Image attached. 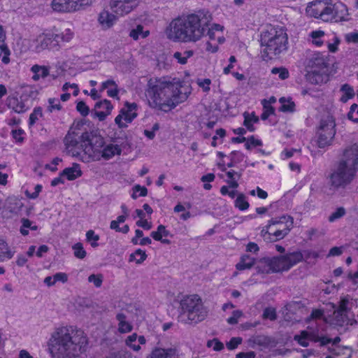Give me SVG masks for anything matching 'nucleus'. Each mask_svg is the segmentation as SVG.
<instances>
[{
    "label": "nucleus",
    "mask_w": 358,
    "mask_h": 358,
    "mask_svg": "<svg viewBox=\"0 0 358 358\" xmlns=\"http://www.w3.org/2000/svg\"><path fill=\"white\" fill-rule=\"evenodd\" d=\"M88 343L87 335L83 329L62 326L51 333L47 345L51 358H84Z\"/></svg>",
    "instance_id": "f257e3e1"
},
{
    "label": "nucleus",
    "mask_w": 358,
    "mask_h": 358,
    "mask_svg": "<svg viewBox=\"0 0 358 358\" xmlns=\"http://www.w3.org/2000/svg\"><path fill=\"white\" fill-rule=\"evenodd\" d=\"M190 93L189 85L167 77L150 78L145 90L150 105L165 112L186 101Z\"/></svg>",
    "instance_id": "f03ea898"
},
{
    "label": "nucleus",
    "mask_w": 358,
    "mask_h": 358,
    "mask_svg": "<svg viewBox=\"0 0 358 358\" xmlns=\"http://www.w3.org/2000/svg\"><path fill=\"white\" fill-rule=\"evenodd\" d=\"M211 20L209 13L204 11L175 19L167 30L168 38L174 41L196 42L205 35Z\"/></svg>",
    "instance_id": "7ed1b4c3"
},
{
    "label": "nucleus",
    "mask_w": 358,
    "mask_h": 358,
    "mask_svg": "<svg viewBox=\"0 0 358 358\" xmlns=\"http://www.w3.org/2000/svg\"><path fill=\"white\" fill-rule=\"evenodd\" d=\"M358 173V144L343 150L341 157L326 176L327 184L334 191L345 189L356 178Z\"/></svg>",
    "instance_id": "20e7f679"
},
{
    "label": "nucleus",
    "mask_w": 358,
    "mask_h": 358,
    "mask_svg": "<svg viewBox=\"0 0 358 358\" xmlns=\"http://www.w3.org/2000/svg\"><path fill=\"white\" fill-rule=\"evenodd\" d=\"M90 124L85 119L74 122L64 137L65 149L69 155L89 162L87 145H90Z\"/></svg>",
    "instance_id": "39448f33"
},
{
    "label": "nucleus",
    "mask_w": 358,
    "mask_h": 358,
    "mask_svg": "<svg viewBox=\"0 0 358 358\" xmlns=\"http://www.w3.org/2000/svg\"><path fill=\"white\" fill-rule=\"evenodd\" d=\"M261 56L268 61L287 52L288 36L282 27H271L261 34Z\"/></svg>",
    "instance_id": "423d86ee"
},
{
    "label": "nucleus",
    "mask_w": 358,
    "mask_h": 358,
    "mask_svg": "<svg viewBox=\"0 0 358 358\" xmlns=\"http://www.w3.org/2000/svg\"><path fill=\"white\" fill-rule=\"evenodd\" d=\"M303 256L300 251L289 252L273 257H264L257 261L256 269L259 273H272L287 271L301 262Z\"/></svg>",
    "instance_id": "0eeeda50"
},
{
    "label": "nucleus",
    "mask_w": 358,
    "mask_h": 358,
    "mask_svg": "<svg viewBox=\"0 0 358 358\" xmlns=\"http://www.w3.org/2000/svg\"><path fill=\"white\" fill-rule=\"evenodd\" d=\"M178 320L184 324H197L208 315L201 299L197 294L189 295L181 299Z\"/></svg>",
    "instance_id": "6e6552de"
},
{
    "label": "nucleus",
    "mask_w": 358,
    "mask_h": 358,
    "mask_svg": "<svg viewBox=\"0 0 358 358\" xmlns=\"http://www.w3.org/2000/svg\"><path fill=\"white\" fill-rule=\"evenodd\" d=\"M335 119L330 113L323 115L320 120L317 129V145L320 148H324L331 145L336 134Z\"/></svg>",
    "instance_id": "1a4fd4ad"
},
{
    "label": "nucleus",
    "mask_w": 358,
    "mask_h": 358,
    "mask_svg": "<svg viewBox=\"0 0 358 358\" xmlns=\"http://www.w3.org/2000/svg\"><path fill=\"white\" fill-rule=\"evenodd\" d=\"M294 340L303 347H308L309 341L319 343L320 346H324L328 343H332L333 345H337L341 341L339 336L331 339L327 337L322 330L311 328L308 330L301 331L299 334L294 337Z\"/></svg>",
    "instance_id": "9d476101"
},
{
    "label": "nucleus",
    "mask_w": 358,
    "mask_h": 358,
    "mask_svg": "<svg viewBox=\"0 0 358 358\" xmlns=\"http://www.w3.org/2000/svg\"><path fill=\"white\" fill-rule=\"evenodd\" d=\"M137 108L136 103L125 102L119 115L115 118V122L120 129L127 127V123H131L137 117Z\"/></svg>",
    "instance_id": "9b49d317"
},
{
    "label": "nucleus",
    "mask_w": 358,
    "mask_h": 358,
    "mask_svg": "<svg viewBox=\"0 0 358 358\" xmlns=\"http://www.w3.org/2000/svg\"><path fill=\"white\" fill-rule=\"evenodd\" d=\"M87 2V0H52L51 7L56 12L69 13L80 10Z\"/></svg>",
    "instance_id": "f8f14e48"
},
{
    "label": "nucleus",
    "mask_w": 358,
    "mask_h": 358,
    "mask_svg": "<svg viewBox=\"0 0 358 358\" xmlns=\"http://www.w3.org/2000/svg\"><path fill=\"white\" fill-rule=\"evenodd\" d=\"M141 0H110L112 11L118 16H124L136 9Z\"/></svg>",
    "instance_id": "ddd939ff"
},
{
    "label": "nucleus",
    "mask_w": 358,
    "mask_h": 358,
    "mask_svg": "<svg viewBox=\"0 0 358 358\" xmlns=\"http://www.w3.org/2000/svg\"><path fill=\"white\" fill-rule=\"evenodd\" d=\"M23 206L24 204L21 199L15 196H10L5 201L0 213L3 218H12L20 213Z\"/></svg>",
    "instance_id": "4468645a"
},
{
    "label": "nucleus",
    "mask_w": 358,
    "mask_h": 358,
    "mask_svg": "<svg viewBox=\"0 0 358 358\" xmlns=\"http://www.w3.org/2000/svg\"><path fill=\"white\" fill-rule=\"evenodd\" d=\"M36 50L38 52L48 49L50 50H59L60 45L57 44L55 40V32L49 31L43 33L36 38Z\"/></svg>",
    "instance_id": "2eb2a0df"
},
{
    "label": "nucleus",
    "mask_w": 358,
    "mask_h": 358,
    "mask_svg": "<svg viewBox=\"0 0 358 358\" xmlns=\"http://www.w3.org/2000/svg\"><path fill=\"white\" fill-rule=\"evenodd\" d=\"M327 58L320 52H315L307 59V70L328 71Z\"/></svg>",
    "instance_id": "dca6fc26"
},
{
    "label": "nucleus",
    "mask_w": 358,
    "mask_h": 358,
    "mask_svg": "<svg viewBox=\"0 0 358 358\" xmlns=\"http://www.w3.org/2000/svg\"><path fill=\"white\" fill-rule=\"evenodd\" d=\"M113 108L110 101L104 99L96 103L91 113L94 118H97L99 121H103L111 113Z\"/></svg>",
    "instance_id": "f3484780"
},
{
    "label": "nucleus",
    "mask_w": 358,
    "mask_h": 358,
    "mask_svg": "<svg viewBox=\"0 0 358 358\" xmlns=\"http://www.w3.org/2000/svg\"><path fill=\"white\" fill-rule=\"evenodd\" d=\"M249 345L254 349L263 350L275 346V342L272 338L264 335H255L248 340Z\"/></svg>",
    "instance_id": "a211bd4d"
},
{
    "label": "nucleus",
    "mask_w": 358,
    "mask_h": 358,
    "mask_svg": "<svg viewBox=\"0 0 358 358\" xmlns=\"http://www.w3.org/2000/svg\"><path fill=\"white\" fill-rule=\"evenodd\" d=\"M347 301H342L338 308L334 313V319L340 326L350 323L349 310L347 308Z\"/></svg>",
    "instance_id": "6ab92c4d"
},
{
    "label": "nucleus",
    "mask_w": 358,
    "mask_h": 358,
    "mask_svg": "<svg viewBox=\"0 0 358 358\" xmlns=\"http://www.w3.org/2000/svg\"><path fill=\"white\" fill-rule=\"evenodd\" d=\"M7 106L9 108L12 109L17 113H24L27 109L26 101L22 99V97L8 96L7 99Z\"/></svg>",
    "instance_id": "aec40b11"
},
{
    "label": "nucleus",
    "mask_w": 358,
    "mask_h": 358,
    "mask_svg": "<svg viewBox=\"0 0 358 358\" xmlns=\"http://www.w3.org/2000/svg\"><path fill=\"white\" fill-rule=\"evenodd\" d=\"M306 78L311 84H322L327 80V71L307 70Z\"/></svg>",
    "instance_id": "412c9836"
},
{
    "label": "nucleus",
    "mask_w": 358,
    "mask_h": 358,
    "mask_svg": "<svg viewBox=\"0 0 358 358\" xmlns=\"http://www.w3.org/2000/svg\"><path fill=\"white\" fill-rule=\"evenodd\" d=\"M283 219H288L289 220L288 223H287V225L280 227L278 229H276L272 235L275 236V238L271 240L272 241H276L278 240L282 239L284 237H285L292 228L293 227L294 224V219L291 216H285Z\"/></svg>",
    "instance_id": "4be33fe9"
},
{
    "label": "nucleus",
    "mask_w": 358,
    "mask_h": 358,
    "mask_svg": "<svg viewBox=\"0 0 358 358\" xmlns=\"http://www.w3.org/2000/svg\"><path fill=\"white\" fill-rule=\"evenodd\" d=\"M334 21H346L348 20V9L346 5L342 2L334 3Z\"/></svg>",
    "instance_id": "5701e85b"
},
{
    "label": "nucleus",
    "mask_w": 358,
    "mask_h": 358,
    "mask_svg": "<svg viewBox=\"0 0 358 358\" xmlns=\"http://www.w3.org/2000/svg\"><path fill=\"white\" fill-rule=\"evenodd\" d=\"M323 6H324V0L313 1L308 4L306 11L310 16L321 20Z\"/></svg>",
    "instance_id": "b1692460"
},
{
    "label": "nucleus",
    "mask_w": 358,
    "mask_h": 358,
    "mask_svg": "<svg viewBox=\"0 0 358 358\" xmlns=\"http://www.w3.org/2000/svg\"><path fill=\"white\" fill-rule=\"evenodd\" d=\"M6 33L2 27L0 26V57L3 55L1 61L3 64H8L10 62V52L5 43Z\"/></svg>",
    "instance_id": "393cba45"
},
{
    "label": "nucleus",
    "mask_w": 358,
    "mask_h": 358,
    "mask_svg": "<svg viewBox=\"0 0 358 358\" xmlns=\"http://www.w3.org/2000/svg\"><path fill=\"white\" fill-rule=\"evenodd\" d=\"M51 66H41L38 64L33 65L31 71L33 73L32 79L38 81L40 78H45L50 75Z\"/></svg>",
    "instance_id": "a878e982"
},
{
    "label": "nucleus",
    "mask_w": 358,
    "mask_h": 358,
    "mask_svg": "<svg viewBox=\"0 0 358 358\" xmlns=\"http://www.w3.org/2000/svg\"><path fill=\"white\" fill-rule=\"evenodd\" d=\"M151 358H178V355L174 348H156L152 352Z\"/></svg>",
    "instance_id": "bb28decb"
},
{
    "label": "nucleus",
    "mask_w": 358,
    "mask_h": 358,
    "mask_svg": "<svg viewBox=\"0 0 358 358\" xmlns=\"http://www.w3.org/2000/svg\"><path fill=\"white\" fill-rule=\"evenodd\" d=\"M117 20V17L107 10L102 11L99 16V23L106 28L111 27Z\"/></svg>",
    "instance_id": "cd10ccee"
},
{
    "label": "nucleus",
    "mask_w": 358,
    "mask_h": 358,
    "mask_svg": "<svg viewBox=\"0 0 358 358\" xmlns=\"http://www.w3.org/2000/svg\"><path fill=\"white\" fill-rule=\"evenodd\" d=\"M81 170L78 164H73L71 167L64 169L60 176H65L69 180H73L81 176Z\"/></svg>",
    "instance_id": "c85d7f7f"
},
{
    "label": "nucleus",
    "mask_w": 358,
    "mask_h": 358,
    "mask_svg": "<svg viewBox=\"0 0 358 358\" xmlns=\"http://www.w3.org/2000/svg\"><path fill=\"white\" fill-rule=\"evenodd\" d=\"M257 262L255 259L249 255H243L241 256L240 262L236 265V269L243 271L251 268L255 264L257 265Z\"/></svg>",
    "instance_id": "c756f323"
},
{
    "label": "nucleus",
    "mask_w": 358,
    "mask_h": 358,
    "mask_svg": "<svg viewBox=\"0 0 358 358\" xmlns=\"http://www.w3.org/2000/svg\"><path fill=\"white\" fill-rule=\"evenodd\" d=\"M321 20L324 22L334 21V3L324 0Z\"/></svg>",
    "instance_id": "7c9ffc66"
},
{
    "label": "nucleus",
    "mask_w": 358,
    "mask_h": 358,
    "mask_svg": "<svg viewBox=\"0 0 358 358\" xmlns=\"http://www.w3.org/2000/svg\"><path fill=\"white\" fill-rule=\"evenodd\" d=\"M15 254L8 245V243L3 239L0 238V262L10 259Z\"/></svg>",
    "instance_id": "2f4dec72"
},
{
    "label": "nucleus",
    "mask_w": 358,
    "mask_h": 358,
    "mask_svg": "<svg viewBox=\"0 0 358 358\" xmlns=\"http://www.w3.org/2000/svg\"><path fill=\"white\" fill-rule=\"evenodd\" d=\"M122 150L118 145L109 144L102 151V157L106 159L112 158L115 155H120Z\"/></svg>",
    "instance_id": "473e14b6"
},
{
    "label": "nucleus",
    "mask_w": 358,
    "mask_h": 358,
    "mask_svg": "<svg viewBox=\"0 0 358 358\" xmlns=\"http://www.w3.org/2000/svg\"><path fill=\"white\" fill-rule=\"evenodd\" d=\"M108 89L107 90V94L110 97H117L118 94V89L117 85H116L115 82L113 80H108L103 83H102L101 85V91Z\"/></svg>",
    "instance_id": "72a5a7b5"
},
{
    "label": "nucleus",
    "mask_w": 358,
    "mask_h": 358,
    "mask_svg": "<svg viewBox=\"0 0 358 358\" xmlns=\"http://www.w3.org/2000/svg\"><path fill=\"white\" fill-rule=\"evenodd\" d=\"M104 144V139L100 134L99 130L91 131V148L98 150L102 148Z\"/></svg>",
    "instance_id": "f704fd0d"
},
{
    "label": "nucleus",
    "mask_w": 358,
    "mask_h": 358,
    "mask_svg": "<svg viewBox=\"0 0 358 358\" xmlns=\"http://www.w3.org/2000/svg\"><path fill=\"white\" fill-rule=\"evenodd\" d=\"M126 315L124 313H118L116 319L119 322L118 330L120 333H128L132 330V326L126 321Z\"/></svg>",
    "instance_id": "c9c22d12"
},
{
    "label": "nucleus",
    "mask_w": 358,
    "mask_h": 358,
    "mask_svg": "<svg viewBox=\"0 0 358 358\" xmlns=\"http://www.w3.org/2000/svg\"><path fill=\"white\" fill-rule=\"evenodd\" d=\"M340 91L343 93V95L340 99V101L343 103L347 102L349 99H352L355 95L353 87L347 83L343 84L341 87Z\"/></svg>",
    "instance_id": "e433bc0d"
},
{
    "label": "nucleus",
    "mask_w": 358,
    "mask_h": 358,
    "mask_svg": "<svg viewBox=\"0 0 358 358\" xmlns=\"http://www.w3.org/2000/svg\"><path fill=\"white\" fill-rule=\"evenodd\" d=\"M73 32L70 29H66L62 32L55 33V40L57 44L61 46V43H68L73 37Z\"/></svg>",
    "instance_id": "4c0bfd02"
},
{
    "label": "nucleus",
    "mask_w": 358,
    "mask_h": 358,
    "mask_svg": "<svg viewBox=\"0 0 358 358\" xmlns=\"http://www.w3.org/2000/svg\"><path fill=\"white\" fill-rule=\"evenodd\" d=\"M244 122L243 125L250 131H254L255 127L254 123H257L259 121V117L255 115L254 113L250 114L249 113L245 112L243 114Z\"/></svg>",
    "instance_id": "58836bf2"
},
{
    "label": "nucleus",
    "mask_w": 358,
    "mask_h": 358,
    "mask_svg": "<svg viewBox=\"0 0 358 358\" xmlns=\"http://www.w3.org/2000/svg\"><path fill=\"white\" fill-rule=\"evenodd\" d=\"M150 34L149 31H143V26L141 24H138L136 28L132 29L129 32V36L132 38L134 40L136 41L139 38L140 36L141 38H145L148 36Z\"/></svg>",
    "instance_id": "ea45409f"
},
{
    "label": "nucleus",
    "mask_w": 358,
    "mask_h": 358,
    "mask_svg": "<svg viewBox=\"0 0 358 358\" xmlns=\"http://www.w3.org/2000/svg\"><path fill=\"white\" fill-rule=\"evenodd\" d=\"M281 104L280 110L282 112H294L295 103L292 101L291 98L281 97L279 99Z\"/></svg>",
    "instance_id": "a19ab883"
},
{
    "label": "nucleus",
    "mask_w": 358,
    "mask_h": 358,
    "mask_svg": "<svg viewBox=\"0 0 358 358\" xmlns=\"http://www.w3.org/2000/svg\"><path fill=\"white\" fill-rule=\"evenodd\" d=\"M234 206L240 210H245L249 208L250 204L247 201L246 196L243 193H238L234 201Z\"/></svg>",
    "instance_id": "79ce46f5"
},
{
    "label": "nucleus",
    "mask_w": 358,
    "mask_h": 358,
    "mask_svg": "<svg viewBox=\"0 0 358 358\" xmlns=\"http://www.w3.org/2000/svg\"><path fill=\"white\" fill-rule=\"evenodd\" d=\"M194 55L193 50H185L183 52H176L173 54V57L180 64H185L187 62V59L192 57Z\"/></svg>",
    "instance_id": "37998d69"
},
{
    "label": "nucleus",
    "mask_w": 358,
    "mask_h": 358,
    "mask_svg": "<svg viewBox=\"0 0 358 358\" xmlns=\"http://www.w3.org/2000/svg\"><path fill=\"white\" fill-rule=\"evenodd\" d=\"M147 258L145 251L141 249H137L134 253L129 255V262H136V264H140L143 263Z\"/></svg>",
    "instance_id": "c03bdc74"
},
{
    "label": "nucleus",
    "mask_w": 358,
    "mask_h": 358,
    "mask_svg": "<svg viewBox=\"0 0 358 358\" xmlns=\"http://www.w3.org/2000/svg\"><path fill=\"white\" fill-rule=\"evenodd\" d=\"M169 235V231L166 230L165 226L162 224H160L157 227V230L156 231H152L150 234V236L154 240H162L163 236L167 237Z\"/></svg>",
    "instance_id": "a18cd8bd"
},
{
    "label": "nucleus",
    "mask_w": 358,
    "mask_h": 358,
    "mask_svg": "<svg viewBox=\"0 0 358 358\" xmlns=\"http://www.w3.org/2000/svg\"><path fill=\"white\" fill-rule=\"evenodd\" d=\"M346 214V210L344 207H338L336 210L333 212L329 217H328V220L330 222H334L336 220L343 217Z\"/></svg>",
    "instance_id": "49530a36"
},
{
    "label": "nucleus",
    "mask_w": 358,
    "mask_h": 358,
    "mask_svg": "<svg viewBox=\"0 0 358 358\" xmlns=\"http://www.w3.org/2000/svg\"><path fill=\"white\" fill-rule=\"evenodd\" d=\"M43 115L42 108L41 107H36L34 109L33 112L29 115V125L33 126L36 121L41 117Z\"/></svg>",
    "instance_id": "de8ad7c7"
},
{
    "label": "nucleus",
    "mask_w": 358,
    "mask_h": 358,
    "mask_svg": "<svg viewBox=\"0 0 358 358\" xmlns=\"http://www.w3.org/2000/svg\"><path fill=\"white\" fill-rule=\"evenodd\" d=\"M134 193L131 197L134 199H137L138 196H145L148 194V189L145 187H141L139 185H136L133 187Z\"/></svg>",
    "instance_id": "09e8293b"
},
{
    "label": "nucleus",
    "mask_w": 358,
    "mask_h": 358,
    "mask_svg": "<svg viewBox=\"0 0 358 358\" xmlns=\"http://www.w3.org/2000/svg\"><path fill=\"white\" fill-rule=\"evenodd\" d=\"M324 35L323 31H313L310 33V36L313 38V43L317 46H321L323 41L321 40V37Z\"/></svg>",
    "instance_id": "8fccbe9b"
},
{
    "label": "nucleus",
    "mask_w": 358,
    "mask_h": 358,
    "mask_svg": "<svg viewBox=\"0 0 358 358\" xmlns=\"http://www.w3.org/2000/svg\"><path fill=\"white\" fill-rule=\"evenodd\" d=\"M206 346L212 348L215 351H220L224 349V344L217 338H213L207 341Z\"/></svg>",
    "instance_id": "3c124183"
},
{
    "label": "nucleus",
    "mask_w": 358,
    "mask_h": 358,
    "mask_svg": "<svg viewBox=\"0 0 358 358\" xmlns=\"http://www.w3.org/2000/svg\"><path fill=\"white\" fill-rule=\"evenodd\" d=\"M273 74H278L279 78L281 80H285L289 77V71L286 68L284 67H274L271 69Z\"/></svg>",
    "instance_id": "603ef678"
},
{
    "label": "nucleus",
    "mask_w": 358,
    "mask_h": 358,
    "mask_svg": "<svg viewBox=\"0 0 358 358\" xmlns=\"http://www.w3.org/2000/svg\"><path fill=\"white\" fill-rule=\"evenodd\" d=\"M73 250L74 251V255L77 258L83 259L86 256V251L84 250L83 245L80 243L75 244L73 246Z\"/></svg>",
    "instance_id": "864d4df0"
},
{
    "label": "nucleus",
    "mask_w": 358,
    "mask_h": 358,
    "mask_svg": "<svg viewBox=\"0 0 358 358\" xmlns=\"http://www.w3.org/2000/svg\"><path fill=\"white\" fill-rule=\"evenodd\" d=\"M75 307L79 312L83 311L85 308L88 307V299L82 297H78L75 301Z\"/></svg>",
    "instance_id": "5fc2aeb1"
},
{
    "label": "nucleus",
    "mask_w": 358,
    "mask_h": 358,
    "mask_svg": "<svg viewBox=\"0 0 358 358\" xmlns=\"http://www.w3.org/2000/svg\"><path fill=\"white\" fill-rule=\"evenodd\" d=\"M285 215H282L280 217H275L272 218L268 221V227H271L272 225L279 224L282 226L287 225V223H288L289 220L288 219H283V217Z\"/></svg>",
    "instance_id": "6e6d98bb"
},
{
    "label": "nucleus",
    "mask_w": 358,
    "mask_h": 358,
    "mask_svg": "<svg viewBox=\"0 0 358 358\" xmlns=\"http://www.w3.org/2000/svg\"><path fill=\"white\" fill-rule=\"evenodd\" d=\"M48 109L50 112H52L54 110H59L62 108L59 100L57 99L50 98L48 99Z\"/></svg>",
    "instance_id": "4d7b16f0"
},
{
    "label": "nucleus",
    "mask_w": 358,
    "mask_h": 358,
    "mask_svg": "<svg viewBox=\"0 0 358 358\" xmlns=\"http://www.w3.org/2000/svg\"><path fill=\"white\" fill-rule=\"evenodd\" d=\"M356 113L358 115V105L356 103H353L350 108V111L348 113V117L349 120H352L354 122H358V117L355 116V113Z\"/></svg>",
    "instance_id": "13d9d810"
},
{
    "label": "nucleus",
    "mask_w": 358,
    "mask_h": 358,
    "mask_svg": "<svg viewBox=\"0 0 358 358\" xmlns=\"http://www.w3.org/2000/svg\"><path fill=\"white\" fill-rule=\"evenodd\" d=\"M242 342V338L240 337H233L230 339L229 342L227 343V348L231 350L236 349L238 345H240Z\"/></svg>",
    "instance_id": "bf43d9fd"
},
{
    "label": "nucleus",
    "mask_w": 358,
    "mask_h": 358,
    "mask_svg": "<svg viewBox=\"0 0 358 358\" xmlns=\"http://www.w3.org/2000/svg\"><path fill=\"white\" fill-rule=\"evenodd\" d=\"M76 109L83 117H86L89 113V108L83 101L77 103Z\"/></svg>",
    "instance_id": "052dcab7"
},
{
    "label": "nucleus",
    "mask_w": 358,
    "mask_h": 358,
    "mask_svg": "<svg viewBox=\"0 0 358 358\" xmlns=\"http://www.w3.org/2000/svg\"><path fill=\"white\" fill-rule=\"evenodd\" d=\"M13 138L17 143H22L24 141L23 135L24 131L22 129H14L11 132Z\"/></svg>",
    "instance_id": "680f3d73"
},
{
    "label": "nucleus",
    "mask_w": 358,
    "mask_h": 358,
    "mask_svg": "<svg viewBox=\"0 0 358 358\" xmlns=\"http://www.w3.org/2000/svg\"><path fill=\"white\" fill-rule=\"evenodd\" d=\"M198 85L203 89L206 92L210 90V85L211 80L209 78L198 79L196 81Z\"/></svg>",
    "instance_id": "e2e57ef3"
},
{
    "label": "nucleus",
    "mask_w": 358,
    "mask_h": 358,
    "mask_svg": "<svg viewBox=\"0 0 358 358\" xmlns=\"http://www.w3.org/2000/svg\"><path fill=\"white\" fill-rule=\"evenodd\" d=\"M263 317L269 319L270 320H275L276 319V313L275 309L272 308H267L264 310Z\"/></svg>",
    "instance_id": "0e129e2a"
},
{
    "label": "nucleus",
    "mask_w": 358,
    "mask_h": 358,
    "mask_svg": "<svg viewBox=\"0 0 358 358\" xmlns=\"http://www.w3.org/2000/svg\"><path fill=\"white\" fill-rule=\"evenodd\" d=\"M242 312L241 310H234L232 313V316L227 319V322L230 324H236L238 323V320L242 316Z\"/></svg>",
    "instance_id": "69168bd1"
},
{
    "label": "nucleus",
    "mask_w": 358,
    "mask_h": 358,
    "mask_svg": "<svg viewBox=\"0 0 358 358\" xmlns=\"http://www.w3.org/2000/svg\"><path fill=\"white\" fill-rule=\"evenodd\" d=\"M127 217L128 216L127 215H122L118 216L117 217L116 220H113L110 222V229H113L118 228L119 224L124 222V221L126 220Z\"/></svg>",
    "instance_id": "338daca9"
},
{
    "label": "nucleus",
    "mask_w": 358,
    "mask_h": 358,
    "mask_svg": "<svg viewBox=\"0 0 358 358\" xmlns=\"http://www.w3.org/2000/svg\"><path fill=\"white\" fill-rule=\"evenodd\" d=\"M229 157L232 161L239 163L243 160L244 155L238 151H233L230 153Z\"/></svg>",
    "instance_id": "774afa93"
}]
</instances>
